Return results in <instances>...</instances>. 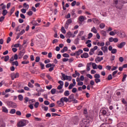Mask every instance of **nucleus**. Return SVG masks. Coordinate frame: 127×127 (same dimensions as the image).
<instances>
[{
	"label": "nucleus",
	"mask_w": 127,
	"mask_h": 127,
	"mask_svg": "<svg viewBox=\"0 0 127 127\" xmlns=\"http://www.w3.org/2000/svg\"><path fill=\"white\" fill-rule=\"evenodd\" d=\"M75 53H76V55H77V56H79L81 55L82 53H83V50L79 49L77 51L75 52Z\"/></svg>",
	"instance_id": "obj_14"
},
{
	"label": "nucleus",
	"mask_w": 127,
	"mask_h": 127,
	"mask_svg": "<svg viewBox=\"0 0 127 127\" xmlns=\"http://www.w3.org/2000/svg\"><path fill=\"white\" fill-rule=\"evenodd\" d=\"M14 10H15V7H12L11 9H10V15L9 16H11V14L14 12Z\"/></svg>",
	"instance_id": "obj_18"
},
{
	"label": "nucleus",
	"mask_w": 127,
	"mask_h": 127,
	"mask_svg": "<svg viewBox=\"0 0 127 127\" xmlns=\"http://www.w3.org/2000/svg\"><path fill=\"white\" fill-rule=\"evenodd\" d=\"M61 75L62 77L64 78V79L62 78V80H64V81H65V80H68V81H71V80H72V76H71L65 75V74L63 73V72L61 73Z\"/></svg>",
	"instance_id": "obj_4"
},
{
	"label": "nucleus",
	"mask_w": 127,
	"mask_h": 127,
	"mask_svg": "<svg viewBox=\"0 0 127 127\" xmlns=\"http://www.w3.org/2000/svg\"><path fill=\"white\" fill-rule=\"evenodd\" d=\"M76 3H77V2L76 1V0L73 1L71 3V6H75V5H76Z\"/></svg>",
	"instance_id": "obj_62"
},
{
	"label": "nucleus",
	"mask_w": 127,
	"mask_h": 127,
	"mask_svg": "<svg viewBox=\"0 0 127 127\" xmlns=\"http://www.w3.org/2000/svg\"><path fill=\"white\" fill-rule=\"evenodd\" d=\"M110 35H111L112 36H114V35H116V32H114V31H111L109 33Z\"/></svg>",
	"instance_id": "obj_59"
},
{
	"label": "nucleus",
	"mask_w": 127,
	"mask_h": 127,
	"mask_svg": "<svg viewBox=\"0 0 127 127\" xmlns=\"http://www.w3.org/2000/svg\"><path fill=\"white\" fill-rule=\"evenodd\" d=\"M91 32H93V33H97L98 32V31L96 29V27H93V28L91 29Z\"/></svg>",
	"instance_id": "obj_22"
},
{
	"label": "nucleus",
	"mask_w": 127,
	"mask_h": 127,
	"mask_svg": "<svg viewBox=\"0 0 127 127\" xmlns=\"http://www.w3.org/2000/svg\"><path fill=\"white\" fill-rule=\"evenodd\" d=\"M29 63V61H24L21 62V64H23L24 65H25L26 64H28Z\"/></svg>",
	"instance_id": "obj_50"
},
{
	"label": "nucleus",
	"mask_w": 127,
	"mask_h": 127,
	"mask_svg": "<svg viewBox=\"0 0 127 127\" xmlns=\"http://www.w3.org/2000/svg\"><path fill=\"white\" fill-rule=\"evenodd\" d=\"M90 121L87 119H83L80 122V127H89Z\"/></svg>",
	"instance_id": "obj_2"
},
{
	"label": "nucleus",
	"mask_w": 127,
	"mask_h": 127,
	"mask_svg": "<svg viewBox=\"0 0 127 127\" xmlns=\"http://www.w3.org/2000/svg\"><path fill=\"white\" fill-rule=\"evenodd\" d=\"M122 102L123 103V104H124V105H127V101H126V99H125V98H123L122 99Z\"/></svg>",
	"instance_id": "obj_51"
},
{
	"label": "nucleus",
	"mask_w": 127,
	"mask_h": 127,
	"mask_svg": "<svg viewBox=\"0 0 127 127\" xmlns=\"http://www.w3.org/2000/svg\"><path fill=\"white\" fill-rule=\"evenodd\" d=\"M16 112V110L14 109H11L10 111V114H15V112Z\"/></svg>",
	"instance_id": "obj_43"
},
{
	"label": "nucleus",
	"mask_w": 127,
	"mask_h": 127,
	"mask_svg": "<svg viewBox=\"0 0 127 127\" xmlns=\"http://www.w3.org/2000/svg\"><path fill=\"white\" fill-rule=\"evenodd\" d=\"M7 104L8 106H9V107H11V108H15L17 107V105L16 104V103L12 102V101H8L7 102Z\"/></svg>",
	"instance_id": "obj_6"
},
{
	"label": "nucleus",
	"mask_w": 127,
	"mask_h": 127,
	"mask_svg": "<svg viewBox=\"0 0 127 127\" xmlns=\"http://www.w3.org/2000/svg\"><path fill=\"white\" fill-rule=\"evenodd\" d=\"M85 18H84V16H80L79 17V21H81V22L84 21Z\"/></svg>",
	"instance_id": "obj_47"
},
{
	"label": "nucleus",
	"mask_w": 127,
	"mask_h": 127,
	"mask_svg": "<svg viewBox=\"0 0 127 127\" xmlns=\"http://www.w3.org/2000/svg\"><path fill=\"white\" fill-rule=\"evenodd\" d=\"M119 36L120 37H126V33H125V32L122 31Z\"/></svg>",
	"instance_id": "obj_27"
},
{
	"label": "nucleus",
	"mask_w": 127,
	"mask_h": 127,
	"mask_svg": "<svg viewBox=\"0 0 127 127\" xmlns=\"http://www.w3.org/2000/svg\"><path fill=\"white\" fill-rule=\"evenodd\" d=\"M9 60V56H6L4 57V61H5V62H7V61H8Z\"/></svg>",
	"instance_id": "obj_31"
},
{
	"label": "nucleus",
	"mask_w": 127,
	"mask_h": 127,
	"mask_svg": "<svg viewBox=\"0 0 127 127\" xmlns=\"http://www.w3.org/2000/svg\"><path fill=\"white\" fill-rule=\"evenodd\" d=\"M51 93L52 95H54L56 93V89L53 88L51 90Z\"/></svg>",
	"instance_id": "obj_42"
},
{
	"label": "nucleus",
	"mask_w": 127,
	"mask_h": 127,
	"mask_svg": "<svg viewBox=\"0 0 127 127\" xmlns=\"http://www.w3.org/2000/svg\"><path fill=\"white\" fill-rule=\"evenodd\" d=\"M95 82L96 84H98V83H100V82H101V79L100 78H95Z\"/></svg>",
	"instance_id": "obj_49"
},
{
	"label": "nucleus",
	"mask_w": 127,
	"mask_h": 127,
	"mask_svg": "<svg viewBox=\"0 0 127 127\" xmlns=\"http://www.w3.org/2000/svg\"><path fill=\"white\" fill-rule=\"evenodd\" d=\"M16 115H17V116H20L21 115V112L19 111H17L16 112Z\"/></svg>",
	"instance_id": "obj_64"
},
{
	"label": "nucleus",
	"mask_w": 127,
	"mask_h": 127,
	"mask_svg": "<svg viewBox=\"0 0 127 127\" xmlns=\"http://www.w3.org/2000/svg\"><path fill=\"white\" fill-rule=\"evenodd\" d=\"M14 47H16V48H17L18 47H22V46L20 45V44H15L14 45Z\"/></svg>",
	"instance_id": "obj_45"
},
{
	"label": "nucleus",
	"mask_w": 127,
	"mask_h": 127,
	"mask_svg": "<svg viewBox=\"0 0 127 127\" xmlns=\"http://www.w3.org/2000/svg\"><path fill=\"white\" fill-rule=\"evenodd\" d=\"M71 23H72V19H67L64 25V28L65 29H68V27H69V24H71Z\"/></svg>",
	"instance_id": "obj_7"
},
{
	"label": "nucleus",
	"mask_w": 127,
	"mask_h": 127,
	"mask_svg": "<svg viewBox=\"0 0 127 127\" xmlns=\"http://www.w3.org/2000/svg\"><path fill=\"white\" fill-rule=\"evenodd\" d=\"M38 106H39V102H37L34 104V107L36 108H38Z\"/></svg>",
	"instance_id": "obj_57"
},
{
	"label": "nucleus",
	"mask_w": 127,
	"mask_h": 127,
	"mask_svg": "<svg viewBox=\"0 0 127 127\" xmlns=\"http://www.w3.org/2000/svg\"><path fill=\"white\" fill-rule=\"evenodd\" d=\"M28 124V121L26 120H22L17 123V127H25Z\"/></svg>",
	"instance_id": "obj_3"
},
{
	"label": "nucleus",
	"mask_w": 127,
	"mask_h": 127,
	"mask_svg": "<svg viewBox=\"0 0 127 127\" xmlns=\"http://www.w3.org/2000/svg\"><path fill=\"white\" fill-rule=\"evenodd\" d=\"M100 60H101L100 57H97L95 60L96 63H98V62H101Z\"/></svg>",
	"instance_id": "obj_36"
},
{
	"label": "nucleus",
	"mask_w": 127,
	"mask_h": 127,
	"mask_svg": "<svg viewBox=\"0 0 127 127\" xmlns=\"http://www.w3.org/2000/svg\"><path fill=\"white\" fill-rule=\"evenodd\" d=\"M8 12H7V10L4 9L2 11V14L3 16H5V15L7 14Z\"/></svg>",
	"instance_id": "obj_24"
},
{
	"label": "nucleus",
	"mask_w": 127,
	"mask_h": 127,
	"mask_svg": "<svg viewBox=\"0 0 127 127\" xmlns=\"http://www.w3.org/2000/svg\"><path fill=\"white\" fill-rule=\"evenodd\" d=\"M100 32H101V34H102V35H103V36H107V33L106 32V31H105L104 30H102Z\"/></svg>",
	"instance_id": "obj_34"
},
{
	"label": "nucleus",
	"mask_w": 127,
	"mask_h": 127,
	"mask_svg": "<svg viewBox=\"0 0 127 127\" xmlns=\"http://www.w3.org/2000/svg\"><path fill=\"white\" fill-rule=\"evenodd\" d=\"M61 32L62 33H64V34H65L66 33V30H65V28L64 27L62 26L61 28Z\"/></svg>",
	"instance_id": "obj_32"
},
{
	"label": "nucleus",
	"mask_w": 127,
	"mask_h": 127,
	"mask_svg": "<svg viewBox=\"0 0 127 127\" xmlns=\"http://www.w3.org/2000/svg\"><path fill=\"white\" fill-rule=\"evenodd\" d=\"M25 54V50L23 49L22 51H20L19 52V54L18 55V59H21L23 57V55Z\"/></svg>",
	"instance_id": "obj_9"
},
{
	"label": "nucleus",
	"mask_w": 127,
	"mask_h": 127,
	"mask_svg": "<svg viewBox=\"0 0 127 127\" xmlns=\"http://www.w3.org/2000/svg\"><path fill=\"white\" fill-rule=\"evenodd\" d=\"M57 105H58L59 107H63L64 105V101H63V98L60 99V100L57 102Z\"/></svg>",
	"instance_id": "obj_8"
},
{
	"label": "nucleus",
	"mask_w": 127,
	"mask_h": 127,
	"mask_svg": "<svg viewBox=\"0 0 127 127\" xmlns=\"http://www.w3.org/2000/svg\"><path fill=\"white\" fill-rule=\"evenodd\" d=\"M83 114L84 116L86 117V118H88V111L87 110V109H84Z\"/></svg>",
	"instance_id": "obj_19"
},
{
	"label": "nucleus",
	"mask_w": 127,
	"mask_h": 127,
	"mask_svg": "<svg viewBox=\"0 0 127 127\" xmlns=\"http://www.w3.org/2000/svg\"><path fill=\"white\" fill-rule=\"evenodd\" d=\"M93 37V34L92 33H89L88 34V39H90Z\"/></svg>",
	"instance_id": "obj_56"
},
{
	"label": "nucleus",
	"mask_w": 127,
	"mask_h": 127,
	"mask_svg": "<svg viewBox=\"0 0 127 127\" xmlns=\"http://www.w3.org/2000/svg\"><path fill=\"white\" fill-rule=\"evenodd\" d=\"M92 20H93V22H94V23H95V24H100V23L101 22H100L99 19H98L97 18H93Z\"/></svg>",
	"instance_id": "obj_13"
},
{
	"label": "nucleus",
	"mask_w": 127,
	"mask_h": 127,
	"mask_svg": "<svg viewBox=\"0 0 127 127\" xmlns=\"http://www.w3.org/2000/svg\"><path fill=\"white\" fill-rule=\"evenodd\" d=\"M75 97V95L74 94H71L68 97V99L69 100H74V97Z\"/></svg>",
	"instance_id": "obj_25"
},
{
	"label": "nucleus",
	"mask_w": 127,
	"mask_h": 127,
	"mask_svg": "<svg viewBox=\"0 0 127 127\" xmlns=\"http://www.w3.org/2000/svg\"><path fill=\"white\" fill-rule=\"evenodd\" d=\"M117 51H118V50H117V49H113L111 51V53L112 54H116V53H117Z\"/></svg>",
	"instance_id": "obj_35"
},
{
	"label": "nucleus",
	"mask_w": 127,
	"mask_h": 127,
	"mask_svg": "<svg viewBox=\"0 0 127 127\" xmlns=\"http://www.w3.org/2000/svg\"><path fill=\"white\" fill-rule=\"evenodd\" d=\"M119 1L118 0H116L114 1V4H115V6L116 7V8H118V9H122L123 8V5L120 4L119 3Z\"/></svg>",
	"instance_id": "obj_5"
},
{
	"label": "nucleus",
	"mask_w": 127,
	"mask_h": 127,
	"mask_svg": "<svg viewBox=\"0 0 127 127\" xmlns=\"http://www.w3.org/2000/svg\"><path fill=\"white\" fill-rule=\"evenodd\" d=\"M18 98L19 101H22V100H23V96L22 95H19Z\"/></svg>",
	"instance_id": "obj_38"
},
{
	"label": "nucleus",
	"mask_w": 127,
	"mask_h": 127,
	"mask_svg": "<svg viewBox=\"0 0 127 127\" xmlns=\"http://www.w3.org/2000/svg\"><path fill=\"white\" fill-rule=\"evenodd\" d=\"M83 34H84V31H80L78 34L77 37H79V36H82Z\"/></svg>",
	"instance_id": "obj_52"
},
{
	"label": "nucleus",
	"mask_w": 127,
	"mask_h": 127,
	"mask_svg": "<svg viewBox=\"0 0 127 127\" xmlns=\"http://www.w3.org/2000/svg\"><path fill=\"white\" fill-rule=\"evenodd\" d=\"M127 74H124V76L122 78V82H125L126 81V79L127 78Z\"/></svg>",
	"instance_id": "obj_48"
},
{
	"label": "nucleus",
	"mask_w": 127,
	"mask_h": 127,
	"mask_svg": "<svg viewBox=\"0 0 127 127\" xmlns=\"http://www.w3.org/2000/svg\"><path fill=\"white\" fill-rule=\"evenodd\" d=\"M79 40H80V38L77 37V38L74 40V44H75V45H78V44H79Z\"/></svg>",
	"instance_id": "obj_17"
},
{
	"label": "nucleus",
	"mask_w": 127,
	"mask_h": 127,
	"mask_svg": "<svg viewBox=\"0 0 127 127\" xmlns=\"http://www.w3.org/2000/svg\"><path fill=\"white\" fill-rule=\"evenodd\" d=\"M90 65H91L92 64V67L93 69H97V64L95 63H90Z\"/></svg>",
	"instance_id": "obj_20"
},
{
	"label": "nucleus",
	"mask_w": 127,
	"mask_h": 127,
	"mask_svg": "<svg viewBox=\"0 0 127 127\" xmlns=\"http://www.w3.org/2000/svg\"><path fill=\"white\" fill-rule=\"evenodd\" d=\"M105 26H106V25H105V23H102L99 25V27L100 28H101V29H103V28H104Z\"/></svg>",
	"instance_id": "obj_30"
},
{
	"label": "nucleus",
	"mask_w": 127,
	"mask_h": 127,
	"mask_svg": "<svg viewBox=\"0 0 127 127\" xmlns=\"http://www.w3.org/2000/svg\"><path fill=\"white\" fill-rule=\"evenodd\" d=\"M32 24L35 26H39V24L38 23L36 22L35 21H32Z\"/></svg>",
	"instance_id": "obj_23"
},
{
	"label": "nucleus",
	"mask_w": 127,
	"mask_h": 127,
	"mask_svg": "<svg viewBox=\"0 0 127 127\" xmlns=\"http://www.w3.org/2000/svg\"><path fill=\"white\" fill-rule=\"evenodd\" d=\"M15 73L14 72H12L11 74V80H14V79H15Z\"/></svg>",
	"instance_id": "obj_28"
},
{
	"label": "nucleus",
	"mask_w": 127,
	"mask_h": 127,
	"mask_svg": "<svg viewBox=\"0 0 127 127\" xmlns=\"http://www.w3.org/2000/svg\"><path fill=\"white\" fill-rule=\"evenodd\" d=\"M14 59L13 58V56H12L11 58L9 60V63H12V62H13V61H14Z\"/></svg>",
	"instance_id": "obj_63"
},
{
	"label": "nucleus",
	"mask_w": 127,
	"mask_h": 127,
	"mask_svg": "<svg viewBox=\"0 0 127 127\" xmlns=\"http://www.w3.org/2000/svg\"><path fill=\"white\" fill-rule=\"evenodd\" d=\"M27 14H28V15H29V16H31V15H32V14H33V12H32V11H29Z\"/></svg>",
	"instance_id": "obj_55"
},
{
	"label": "nucleus",
	"mask_w": 127,
	"mask_h": 127,
	"mask_svg": "<svg viewBox=\"0 0 127 127\" xmlns=\"http://www.w3.org/2000/svg\"><path fill=\"white\" fill-rule=\"evenodd\" d=\"M80 57L81 58H88L89 54L88 53H84L82 55H81Z\"/></svg>",
	"instance_id": "obj_12"
},
{
	"label": "nucleus",
	"mask_w": 127,
	"mask_h": 127,
	"mask_svg": "<svg viewBox=\"0 0 127 127\" xmlns=\"http://www.w3.org/2000/svg\"><path fill=\"white\" fill-rule=\"evenodd\" d=\"M75 9H73L71 12H70V14L72 16V17H73V18H75L76 17V13H75Z\"/></svg>",
	"instance_id": "obj_11"
},
{
	"label": "nucleus",
	"mask_w": 127,
	"mask_h": 127,
	"mask_svg": "<svg viewBox=\"0 0 127 127\" xmlns=\"http://www.w3.org/2000/svg\"><path fill=\"white\" fill-rule=\"evenodd\" d=\"M12 64V65L13 66H14V65H15V66H18V62L17 61H15V62H12V63H11Z\"/></svg>",
	"instance_id": "obj_21"
},
{
	"label": "nucleus",
	"mask_w": 127,
	"mask_h": 127,
	"mask_svg": "<svg viewBox=\"0 0 127 127\" xmlns=\"http://www.w3.org/2000/svg\"><path fill=\"white\" fill-rule=\"evenodd\" d=\"M2 112H3V113L7 114L8 113V110L7 109L6 107H2Z\"/></svg>",
	"instance_id": "obj_15"
},
{
	"label": "nucleus",
	"mask_w": 127,
	"mask_h": 127,
	"mask_svg": "<svg viewBox=\"0 0 127 127\" xmlns=\"http://www.w3.org/2000/svg\"><path fill=\"white\" fill-rule=\"evenodd\" d=\"M108 117H109V115H108L107 111L105 110L100 111L99 113V118L102 122L107 123V119H108Z\"/></svg>",
	"instance_id": "obj_1"
},
{
	"label": "nucleus",
	"mask_w": 127,
	"mask_h": 127,
	"mask_svg": "<svg viewBox=\"0 0 127 127\" xmlns=\"http://www.w3.org/2000/svg\"><path fill=\"white\" fill-rule=\"evenodd\" d=\"M72 36V33L70 31H69L66 34V37H68V38H70Z\"/></svg>",
	"instance_id": "obj_29"
},
{
	"label": "nucleus",
	"mask_w": 127,
	"mask_h": 127,
	"mask_svg": "<svg viewBox=\"0 0 127 127\" xmlns=\"http://www.w3.org/2000/svg\"><path fill=\"white\" fill-rule=\"evenodd\" d=\"M40 64L41 70H43V69H44L45 68L44 64H42V63H40Z\"/></svg>",
	"instance_id": "obj_53"
},
{
	"label": "nucleus",
	"mask_w": 127,
	"mask_h": 127,
	"mask_svg": "<svg viewBox=\"0 0 127 127\" xmlns=\"http://www.w3.org/2000/svg\"><path fill=\"white\" fill-rule=\"evenodd\" d=\"M19 73L16 72L15 73V79H16V78H19Z\"/></svg>",
	"instance_id": "obj_61"
},
{
	"label": "nucleus",
	"mask_w": 127,
	"mask_h": 127,
	"mask_svg": "<svg viewBox=\"0 0 127 127\" xmlns=\"http://www.w3.org/2000/svg\"><path fill=\"white\" fill-rule=\"evenodd\" d=\"M24 100H25L24 103L25 104H26V103H27V102L29 101V98H28V97H25Z\"/></svg>",
	"instance_id": "obj_60"
},
{
	"label": "nucleus",
	"mask_w": 127,
	"mask_h": 127,
	"mask_svg": "<svg viewBox=\"0 0 127 127\" xmlns=\"http://www.w3.org/2000/svg\"><path fill=\"white\" fill-rule=\"evenodd\" d=\"M23 6L25 7V8H29V5L26 4V3H23Z\"/></svg>",
	"instance_id": "obj_54"
},
{
	"label": "nucleus",
	"mask_w": 127,
	"mask_h": 127,
	"mask_svg": "<svg viewBox=\"0 0 127 127\" xmlns=\"http://www.w3.org/2000/svg\"><path fill=\"white\" fill-rule=\"evenodd\" d=\"M75 86V85H73V83H71L69 86H68V89L69 90H71V89H73V87Z\"/></svg>",
	"instance_id": "obj_44"
},
{
	"label": "nucleus",
	"mask_w": 127,
	"mask_h": 127,
	"mask_svg": "<svg viewBox=\"0 0 127 127\" xmlns=\"http://www.w3.org/2000/svg\"><path fill=\"white\" fill-rule=\"evenodd\" d=\"M42 109H44V111L45 112H47V111H48V107L45 106L44 105L42 106Z\"/></svg>",
	"instance_id": "obj_37"
},
{
	"label": "nucleus",
	"mask_w": 127,
	"mask_h": 127,
	"mask_svg": "<svg viewBox=\"0 0 127 127\" xmlns=\"http://www.w3.org/2000/svg\"><path fill=\"white\" fill-rule=\"evenodd\" d=\"M100 77L101 76L98 73H96L94 75V78H95V79H100Z\"/></svg>",
	"instance_id": "obj_40"
},
{
	"label": "nucleus",
	"mask_w": 127,
	"mask_h": 127,
	"mask_svg": "<svg viewBox=\"0 0 127 127\" xmlns=\"http://www.w3.org/2000/svg\"><path fill=\"white\" fill-rule=\"evenodd\" d=\"M63 57H65L66 58H69V57H70V56L69 55V54H66V53H64L63 55Z\"/></svg>",
	"instance_id": "obj_46"
},
{
	"label": "nucleus",
	"mask_w": 127,
	"mask_h": 127,
	"mask_svg": "<svg viewBox=\"0 0 127 127\" xmlns=\"http://www.w3.org/2000/svg\"><path fill=\"white\" fill-rule=\"evenodd\" d=\"M101 50L103 51L104 53H106V52L108 51V47L107 46L102 47L101 48Z\"/></svg>",
	"instance_id": "obj_16"
},
{
	"label": "nucleus",
	"mask_w": 127,
	"mask_h": 127,
	"mask_svg": "<svg viewBox=\"0 0 127 127\" xmlns=\"http://www.w3.org/2000/svg\"><path fill=\"white\" fill-rule=\"evenodd\" d=\"M63 102H65V103H67V102H69V98H67V97H63Z\"/></svg>",
	"instance_id": "obj_33"
},
{
	"label": "nucleus",
	"mask_w": 127,
	"mask_h": 127,
	"mask_svg": "<svg viewBox=\"0 0 127 127\" xmlns=\"http://www.w3.org/2000/svg\"><path fill=\"white\" fill-rule=\"evenodd\" d=\"M40 61V57H37L35 59V62L38 63Z\"/></svg>",
	"instance_id": "obj_58"
},
{
	"label": "nucleus",
	"mask_w": 127,
	"mask_h": 127,
	"mask_svg": "<svg viewBox=\"0 0 127 127\" xmlns=\"http://www.w3.org/2000/svg\"><path fill=\"white\" fill-rule=\"evenodd\" d=\"M124 45H126V42H122L120 44H118L117 45V47H118V48H120V49H122V48H123V47H124Z\"/></svg>",
	"instance_id": "obj_10"
},
{
	"label": "nucleus",
	"mask_w": 127,
	"mask_h": 127,
	"mask_svg": "<svg viewBox=\"0 0 127 127\" xmlns=\"http://www.w3.org/2000/svg\"><path fill=\"white\" fill-rule=\"evenodd\" d=\"M106 79H107L108 81L112 80L113 79V76H112V74H109Z\"/></svg>",
	"instance_id": "obj_39"
},
{
	"label": "nucleus",
	"mask_w": 127,
	"mask_h": 127,
	"mask_svg": "<svg viewBox=\"0 0 127 127\" xmlns=\"http://www.w3.org/2000/svg\"><path fill=\"white\" fill-rule=\"evenodd\" d=\"M25 33V30L24 29H23L20 32L18 33V35L20 36V35H22L24 33Z\"/></svg>",
	"instance_id": "obj_41"
},
{
	"label": "nucleus",
	"mask_w": 127,
	"mask_h": 127,
	"mask_svg": "<svg viewBox=\"0 0 127 127\" xmlns=\"http://www.w3.org/2000/svg\"><path fill=\"white\" fill-rule=\"evenodd\" d=\"M69 95H70V91L66 90L64 93V95L65 96V97H68Z\"/></svg>",
	"instance_id": "obj_26"
}]
</instances>
